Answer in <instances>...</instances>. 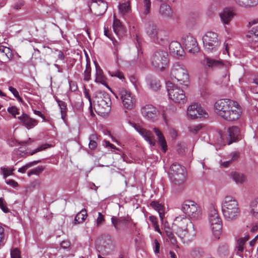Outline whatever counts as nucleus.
Listing matches in <instances>:
<instances>
[{
    "instance_id": "44",
    "label": "nucleus",
    "mask_w": 258,
    "mask_h": 258,
    "mask_svg": "<svg viewBox=\"0 0 258 258\" xmlns=\"http://www.w3.org/2000/svg\"><path fill=\"white\" fill-rule=\"evenodd\" d=\"M44 169V167L43 166H38L29 170L27 172V175L28 176H31L32 175H38Z\"/></svg>"
},
{
    "instance_id": "63",
    "label": "nucleus",
    "mask_w": 258,
    "mask_h": 258,
    "mask_svg": "<svg viewBox=\"0 0 258 258\" xmlns=\"http://www.w3.org/2000/svg\"><path fill=\"white\" fill-rule=\"evenodd\" d=\"M6 183L13 187H17L18 185L17 182L13 179H10L6 181Z\"/></svg>"
},
{
    "instance_id": "7",
    "label": "nucleus",
    "mask_w": 258,
    "mask_h": 258,
    "mask_svg": "<svg viewBox=\"0 0 258 258\" xmlns=\"http://www.w3.org/2000/svg\"><path fill=\"white\" fill-rule=\"evenodd\" d=\"M204 48L208 53H214L218 51L221 41L216 33L207 32L203 37Z\"/></svg>"
},
{
    "instance_id": "60",
    "label": "nucleus",
    "mask_w": 258,
    "mask_h": 258,
    "mask_svg": "<svg viewBox=\"0 0 258 258\" xmlns=\"http://www.w3.org/2000/svg\"><path fill=\"white\" fill-rule=\"evenodd\" d=\"M89 90L87 89L86 88H85L84 90V95L85 96V97H86L88 100V101H89V103H90V107L89 108H91L92 107V103H91V97L89 95Z\"/></svg>"
},
{
    "instance_id": "30",
    "label": "nucleus",
    "mask_w": 258,
    "mask_h": 258,
    "mask_svg": "<svg viewBox=\"0 0 258 258\" xmlns=\"http://www.w3.org/2000/svg\"><path fill=\"white\" fill-rule=\"evenodd\" d=\"M159 14L162 17L164 18H170L173 15L171 8L166 4H163L160 6Z\"/></svg>"
},
{
    "instance_id": "14",
    "label": "nucleus",
    "mask_w": 258,
    "mask_h": 258,
    "mask_svg": "<svg viewBox=\"0 0 258 258\" xmlns=\"http://www.w3.org/2000/svg\"><path fill=\"white\" fill-rule=\"evenodd\" d=\"M107 7V3L103 0H92L89 5L91 13L97 16L102 15Z\"/></svg>"
},
{
    "instance_id": "19",
    "label": "nucleus",
    "mask_w": 258,
    "mask_h": 258,
    "mask_svg": "<svg viewBox=\"0 0 258 258\" xmlns=\"http://www.w3.org/2000/svg\"><path fill=\"white\" fill-rule=\"evenodd\" d=\"M170 53L174 56H183L184 54V50L181 44L177 41L171 42L169 46Z\"/></svg>"
},
{
    "instance_id": "8",
    "label": "nucleus",
    "mask_w": 258,
    "mask_h": 258,
    "mask_svg": "<svg viewBox=\"0 0 258 258\" xmlns=\"http://www.w3.org/2000/svg\"><path fill=\"white\" fill-rule=\"evenodd\" d=\"M168 53L164 50H158L155 51L151 58L152 67L159 71H164L168 65Z\"/></svg>"
},
{
    "instance_id": "35",
    "label": "nucleus",
    "mask_w": 258,
    "mask_h": 258,
    "mask_svg": "<svg viewBox=\"0 0 258 258\" xmlns=\"http://www.w3.org/2000/svg\"><path fill=\"white\" fill-rule=\"evenodd\" d=\"M118 10L119 13L122 16L128 14L131 10L130 3L128 2L119 3L118 5Z\"/></svg>"
},
{
    "instance_id": "57",
    "label": "nucleus",
    "mask_w": 258,
    "mask_h": 258,
    "mask_svg": "<svg viewBox=\"0 0 258 258\" xmlns=\"http://www.w3.org/2000/svg\"><path fill=\"white\" fill-rule=\"evenodd\" d=\"M69 84L70 86V89L72 92L76 91L78 89V86L77 83L73 81L69 80Z\"/></svg>"
},
{
    "instance_id": "2",
    "label": "nucleus",
    "mask_w": 258,
    "mask_h": 258,
    "mask_svg": "<svg viewBox=\"0 0 258 258\" xmlns=\"http://www.w3.org/2000/svg\"><path fill=\"white\" fill-rule=\"evenodd\" d=\"M175 224L177 229L176 233L183 243L191 242L196 236V231L194 224L185 217H177Z\"/></svg>"
},
{
    "instance_id": "20",
    "label": "nucleus",
    "mask_w": 258,
    "mask_h": 258,
    "mask_svg": "<svg viewBox=\"0 0 258 258\" xmlns=\"http://www.w3.org/2000/svg\"><path fill=\"white\" fill-rule=\"evenodd\" d=\"M19 120L28 130L33 128L38 124V121L29 117L26 113H23L18 117Z\"/></svg>"
},
{
    "instance_id": "17",
    "label": "nucleus",
    "mask_w": 258,
    "mask_h": 258,
    "mask_svg": "<svg viewBox=\"0 0 258 258\" xmlns=\"http://www.w3.org/2000/svg\"><path fill=\"white\" fill-rule=\"evenodd\" d=\"M182 42L185 48L191 53H195L200 51L196 39L190 35L184 36Z\"/></svg>"
},
{
    "instance_id": "15",
    "label": "nucleus",
    "mask_w": 258,
    "mask_h": 258,
    "mask_svg": "<svg viewBox=\"0 0 258 258\" xmlns=\"http://www.w3.org/2000/svg\"><path fill=\"white\" fill-rule=\"evenodd\" d=\"M141 112L143 117L153 122L157 119L159 115V111L157 109L151 104H146L142 106Z\"/></svg>"
},
{
    "instance_id": "12",
    "label": "nucleus",
    "mask_w": 258,
    "mask_h": 258,
    "mask_svg": "<svg viewBox=\"0 0 258 258\" xmlns=\"http://www.w3.org/2000/svg\"><path fill=\"white\" fill-rule=\"evenodd\" d=\"M204 63L208 67L212 69L220 68L223 70V77L229 79V68L230 64L227 61L224 62L221 60H217L208 56L205 57Z\"/></svg>"
},
{
    "instance_id": "27",
    "label": "nucleus",
    "mask_w": 258,
    "mask_h": 258,
    "mask_svg": "<svg viewBox=\"0 0 258 258\" xmlns=\"http://www.w3.org/2000/svg\"><path fill=\"white\" fill-rule=\"evenodd\" d=\"M153 131L157 137L158 144L161 147L163 152L165 153L167 151V147L166 145V142L162 133L159 128L156 127L153 128Z\"/></svg>"
},
{
    "instance_id": "59",
    "label": "nucleus",
    "mask_w": 258,
    "mask_h": 258,
    "mask_svg": "<svg viewBox=\"0 0 258 258\" xmlns=\"http://www.w3.org/2000/svg\"><path fill=\"white\" fill-rule=\"evenodd\" d=\"M153 250L155 253H159L160 252V243L157 239L154 240L153 245Z\"/></svg>"
},
{
    "instance_id": "11",
    "label": "nucleus",
    "mask_w": 258,
    "mask_h": 258,
    "mask_svg": "<svg viewBox=\"0 0 258 258\" xmlns=\"http://www.w3.org/2000/svg\"><path fill=\"white\" fill-rule=\"evenodd\" d=\"M181 210L192 219H197L201 215V210L198 205L192 201H186L181 206Z\"/></svg>"
},
{
    "instance_id": "4",
    "label": "nucleus",
    "mask_w": 258,
    "mask_h": 258,
    "mask_svg": "<svg viewBox=\"0 0 258 258\" xmlns=\"http://www.w3.org/2000/svg\"><path fill=\"white\" fill-rule=\"evenodd\" d=\"M222 211L226 220L232 221L235 220L240 212L238 202L231 196L226 197L222 204Z\"/></svg>"
},
{
    "instance_id": "32",
    "label": "nucleus",
    "mask_w": 258,
    "mask_h": 258,
    "mask_svg": "<svg viewBox=\"0 0 258 258\" xmlns=\"http://www.w3.org/2000/svg\"><path fill=\"white\" fill-rule=\"evenodd\" d=\"M240 7L250 8L256 6L258 5V0H234Z\"/></svg>"
},
{
    "instance_id": "10",
    "label": "nucleus",
    "mask_w": 258,
    "mask_h": 258,
    "mask_svg": "<svg viewBox=\"0 0 258 258\" xmlns=\"http://www.w3.org/2000/svg\"><path fill=\"white\" fill-rule=\"evenodd\" d=\"M170 76L172 80L175 79L180 84L187 82L188 79L186 68L179 63H175L173 65L171 69Z\"/></svg>"
},
{
    "instance_id": "45",
    "label": "nucleus",
    "mask_w": 258,
    "mask_h": 258,
    "mask_svg": "<svg viewBox=\"0 0 258 258\" xmlns=\"http://www.w3.org/2000/svg\"><path fill=\"white\" fill-rule=\"evenodd\" d=\"M240 157V153L237 151H234L230 153L227 156L226 158L229 159L232 163L237 161Z\"/></svg>"
},
{
    "instance_id": "9",
    "label": "nucleus",
    "mask_w": 258,
    "mask_h": 258,
    "mask_svg": "<svg viewBox=\"0 0 258 258\" xmlns=\"http://www.w3.org/2000/svg\"><path fill=\"white\" fill-rule=\"evenodd\" d=\"M166 88L169 98L174 102L182 104L186 102V97L182 89L170 82L166 83Z\"/></svg>"
},
{
    "instance_id": "46",
    "label": "nucleus",
    "mask_w": 258,
    "mask_h": 258,
    "mask_svg": "<svg viewBox=\"0 0 258 258\" xmlns=\"http://www.w3.org/2000/svg\"><path fill=\"white\" fill-rule=\"evenodd\" d=\"M250 212L255 217H258V201H253L250 205Z\"/></svg>"
},
{
    "instance_id": "54",
    "label": "nucleus",
    "mask_w": 258,
    "mask_h": 258,
    "mask_svg": "<svg viewBox=\"0 0 258 258\" xmlns=\"http://www.w3.org/2000/svg\"><path fill=\"white\" fill-rule=\"evenodd\" d=\"M11 258H21L20 250L17 248L11 249Z\"/></svg>"
},
{
    "instance_id": "21",
    "label": "nucleus",
    "mask_w": 258,
    "mask_h": 258,
    "mask_svg": "<svg viewBox=\"0 0 258 258\" xmlns=\"http://www.w3.org/2000/svg\"><path fill=\"white\" fill-rule=\"evenodd\" d=\"M249 238V236L247 234L244 237H240L237 240L235 249L237 255L239 256H241L242 255L244 249V245Z\"/></svg>"
},
{
    "instance_id": "61",
    "label": "nucleus",
    "mask_w": 258,
    "mask_h": 258,
    "mask_svg": "<svg viewBox=\"0 0 258 258\" xmlns=\"http://www.w3.org/2000/svg\"><path fill=\"white\" fill-rule=\"evenodd\" d=\"M91 71H85L84 72V80L88 82L91 79Z\"/></svg>"
},
{
    "instance_id": "18",
    "label": "nucleus",
    "mask_w": 258,
    "mask_h": 258,
    "mask_svg": "<svg viewBox=\"0 0 258 258\" xmlns=\"http://www.w3.org/2000/svg\"><path fill=\"white\" fill-rule=\"evenodd\" d=\"M132 126L136 130V131L149 144L154 146L155 145V142L152 141V138L153 137V134L149 131L143 128L139 124L135 123H131Z\"/></svg>"
},
{
    "instance_id": "34",
    "label": "nucleus",
    "mask_w": 258,
    "mask_h": 258,
    "mask_svg": "<svg viewBox=\"0 0 258 258\" xmlns=\"http://www.w3.org/2000/svg\"><path fill=\"white\" fill-rule=\"evenodd\" d=\"M0 52L1 53L2 57H6V58L4 59L7 61H9L13 58V53L9 47L1 45Z\"/></svg>"
},
{
    "instance_id": "1",
    "label": "nucleus",
    "mask_w": 258,
    "mask_h": 258,
    "mask_svg": "<svg viewBox=\"0 0 258 258\" xmlns=\"http://www.w3.org/2000/svg\"><path fill=\"white\" fill-rule=\"evenodd\" d=\"M214 107V111L218 116L228 121L238 119L242 114L239 104L230 99L219 100L215 103Z\"/></svg>"
},
{
    "instance_id": "28",
    "label": "nucleus",
    "mask_w": 258,
    "mask_h": 258,
    "mask_svg": "<svg viewBox=\"0 0 258 258\" xmlns=\"http://www.w3.org/2000/svg\"><path fill=\"white\" fill-rule=\"evenodd\" d=\"M150 206L156 211L159 215L161 222H163V219L165 215V208L163 205L157 201H152L150 203Z\"/></svg>"
},
{
    "instance_id": "26",
    "label": "nucleus",
    "mask_w": 258,
    "mask_h": 258,
    "mask_svg": "<svg viewBox=\"0 0 258 258\" xmlns=\"http://www.w3.org/2000/svg\"><path fill=\"white\" fill-rule=\"evenodd\" d=\"M153 131L157 137L158 144L161 147L163 152L165 153L167 151V147L166 145V142L162 133L159 128L156 127L153 128Z\"/></svg>"
},
{
    "instance_id": "38",
    "label": "nucleus",
    "mask_w": 258,
    "mask_h": 258,
    "mask_svg": "<svg viewBox=\"0 0 258 258\" xmlns=\"http://www.w3.org/2000/svg\"><path fill=\"white\" fill-rule=\"evenodd\" d=\"M87 216V211L85 209H82L79 213H78L74 220L75 224L81 223L84 222Z\"/></svg>"
},
{
    "instance_id": "29",
    "label": "nucleus",
    "mask_w": 258,
    "mask_h": 258,
    "mask_svg": "<svg viewBox=\"0 0 258 258\" xmlns=\"http://www.w3.org/2000/svg\"><path fill=\"white\" fill-rule=\"evenodd\" d=\"M4 140L6 141L7 144L10 147H14L16 146L17 144L20 145H23L27 144L30 142H32L33 141L31 138H29L27 141H22V142H18L17 140H16L12 136H8L4 139Z\"/></svg>"
},
{
    "instance_id": "47",
    "label": "nucleus",
    "mask_w": 258,
    "mask_h": 258,
    "mask_svg": "<svg viewBox=\"0 0 258 258\" xmlns=\"http://www.w3.org/2000/svg\"><path fill=\"white\" fill-rule=\"evenodd\" d=\"M189 132L191 134L195 135L200 132L202 128V124H195L191 125L188 127Z\"/></svg>"
},
{
    "instance_id": "43",
    "label": "nucleus",
    "mask_w": 258,
    "mask_h": 258,
    "mask_svg": "<svg viewBox=\"0 0 258 258\" xmlns=\"http://www.w3.org/2000/svg\"><path fill=\"white\" fill-rule=\"evenodd\" d=\"M247 37L251 38L252 40L258 41V26L253 28L249 32V34Z\"/></svg>"
},
{
    "instance_id": "52",
    "label": "nucleus",
    "mask_w": 258,
    "mask_h": 258,
    "mask_svg": "<svg viewBox=\"0 0 258 258\" xmlns=\"http://www.w3.org/2000/svg\"><path fill=\"white\" fill-rule=\"evenodd\" d=\"M9 90L10 91L12 92V93L13 94V95L17 98V99L20 101H22V98L19 96V92L17 90V89L12 86H10L9 87Z\"/></svg>"
},
{
    "instance_id": "3",
    "label": "nucleus",
    "mask_w": 258,
    "mask_h": 258,
    "mask_svg": "<svg viewBox=\"0 0 258 258\" xmlns=\"http://www.w3.org/2000/svg\"><path fill=\"white\" fill-rule=\"evenodd\" d=\"M186 177V170L184 167L177 163L172 164L169 170V177L175 189H181L184 187Z\"/></svg>"
},
{
    "instance_id": "51",
    "label": "nucleus",
    "mask_w": 258,
    "mask_h": 258,
    "mask_svg": "<svg viewBox=\"0 0 258 258\" xmlns=\"http://www.w3.org/2000/svg\"><path fill=\"white\" fill-rule=\"evenodd\" d=\"M108 73L111 76L117 77L120 80H123L124 79L123 73L119 70L112 72L109 71Z\"/></svg>"
},
{
    "instance_id": "64",
    "label": "nucleus",
    "mask_w": 258,
    "mask_h": 258,
    "mask_svg": "<svg viewBox=\"0 0 258 258\" xmlns=\"http://www.w3.org/2000/svg\"><path fill=\"white\" fill-rule=\"evenodd\" d=\"M24 5V2L23 1H19L15 4L14 8L16 10H18L21 8Z\"/></svg>"
},
{
    "instance_id": "48",
    "label": "nucleus",
    "mask_w": 258,
    "mask_h": 258,
    "mask_svg": "<svg viewBox=\"0 0 258 258\" xmlns=\"http://www.w3.org/2000/svg\"><path fill=\"white\" fill-rule=\"evenodd\" d=\"M1 170L3 174L4 178L6 179L8 176L13 174V171L14 170V168L9 169L8 168L2 167L1 168Z\"/></svg>"
},
{
    "instance_id": "42",
    "label": "nucleus",
    "mask_w": 258,
    "mask_h": 258,
    "mask_svg": "<svg viewBox=\"0 0 258 258\" xmlns=\"http://www.w3.org/2000/svg\"><path fill=\"white\" fill-rule=\"evenodd\" d=\"M41 162V161L40 160H36V161H34L29 162V163L26 164L25 165L22 167L21 168H20L18 169V171L19 172H20L22 173H24L29 168L39 163H40Z\"/></svg>"
},
{
    "instance_id": "33",
    "label": "nucleus",
    "mask_w": 258,
    "mask_h": 258,
    "mask_svg": "<svg viewBox=\"0 0 258 258\" xmlns=\"http://www.w3.org/2000/svg\"><path fill=\"white\" fill-rule=\"evenodd\" d=\"M106 77L103 75L102 69L99 66H96L95 82L97 83H101L103 85H106Z\"/></svg>"
},
{
    "instance_id": "62",
    "label": "nucleus",
    "mask_w": 258,
    "mask_h": 258,
    "mask_svg": "<svg viewBox=\"0 0 258 258\" xmlns=\"http://www.w3.org/2000/svg\"><path fill=\"white\" fill-rule=\"evenodd\" d=\"M104 219L103 215L100 212H99L98 217L96 220L97 225H99L103 222V221H104Z\"/></svg>"
},
{
    "instance_id": "36",
    "label": "nucleus",
    "mask_w": 258,
    "mask_h": 258,
    "mask_svg": "<svg viewBox=\"0 0 258 258\" xmlns=\"http://www.w3.org/2000/svg\"><path fill=\"white\" fill-rule=\"evenodd\" d=\"M127 221L125 219L116 218L114 217L111 218V223L117 231H119L121 227L126 223Z\"/></svg>"
},
{
    "instance_id": "24",
    "label": "nucleus",
    "mask_w": 258,
    "mask_h": 258,
    "mask_svg": "<svg viewBox=\"0 0 258 258\" xmlns=\"http://www.w3.org/2000/svg\"><path fill=\"white\" fill-rule=\"evenodd\" d=\"M234 15L235 14L232 10L226 9L220 14V17L224 24H228L233 18Z\"/></svg>"
},
{
    "instance_id": "5",
    "label": "nucleus",
    "mask_w": 258,
    "mask_h": 258,
    "mask_svg": "<svg viewBox=\"0 0 258 258\" xmlns=\"http://www.w3.org/2000/svg\"><path fill=\"white\" fill-rule=\"evenodd\" d=\"M208 215L212 233L217 238H219V236L221 233L222 224L217 208L214 205H211L208 209Z\"/></svg>"
},
{
    "instance_id": "58",
    "label": "nucleus",
    "mask_w": 258,
    "mask_h": 258,
    "mask_svg": "<svg viewBox=\"0 0 258 258\" xmlns=\"http://www.w3.org/2000/svg\"><path fill=\"white\" fill-rule=\"evenodd\" d=\"M167 240L168 242H170L171 243V244H172V245H176L177 247H178V246L176 245V244H177L176 239L173 234L168 236L167 237Z\"/></svg>"
},
{
    "instance_id": "13",
    "label": "nucleus",
    "mask_w": 258,
    "mask_h": 258,
    "mask_svg": "<svg viewBox=\"0 0 258 258\" xmlns=\"http://www.w3.org/2000/svg\"><path fill=\"white\" fill-rule=\"evenodd\" d=\"M118 95L124 108L127 109H132L134 107L136 99L135 96L130 91L124 88H120L118 90Z\"/></svg>"
},
{
    "instance_id": "50",
    "label": "nucleus",
    "mask_w": 258,
    "mask_h": 258,
    "mask_svg": "<svg viewBox=\"0 0 258 258\" xmlns=\"http://www.w3.org/2000/svg\"><path fill=\"white\" fill-rule=\"evenodd\" d=\"M7 111L15 118H16V115L19 114V109L15 106L8 107Z\"/></svg>"
},
{
    "instance_id": "55",
    "label": "nucleus",
    "mask_w": 258,
    "mask_h": 258,
    "mask_svg": "<svg viewBox=\"0 0 258 258\" xmlns=\"http://www.w3.org/2000/svg\"><path fill=\"white\" fill-rule=\"evenodd\" d=\"M103 145L108 149H113L118 151H120L118 148H116L113 144H111L108 141H103Z\"/></svg>"
},
{
    "instance_id": "56",
    "label": "nucleus",
    "mask_w": 258,
    "mask_h": 258,
    "mask_svg": "<svg viewBox=\"0 0 258 258\" xmlns=\"http://www.w3.org/2000/svg\"><path fill=\"white\" fill-rule=\"evenodd\" d=\"M49 147V145L47 144L42 145L38 147L37 148H36L35 150L32 151L30 153V155H33L35 154V153L43 151V150Z\"/></svg>"
},
{
    "instance_id": "16",
    "label": "nucleus",
    "mask_w": 258,
    "mask_h": 258,
    "mask_svg": "<svg viewBox=\"0 0 258 258\" xmlns=\"http://www.w3.org/2000/svg\"><path fill=\"white\" fill-rule=\"evenodd\" d=\"M187 115L192 119L199 117H207L208 114L197 103H193L189 105L187 109Z\"/></svg>"
},
{
    "instance_id": "49",
    "label": "nucleus",
    "mask_w": 258,
    "mask_h": 258,
    "mask_svg": "<svg viewBox=\"0 0 258 258\" xmlns=\"http://www.w3.org/2000/svg\"><path fill=\"white\" fill-rule=\"evenodd\" d=\"M56 101L58 103V105L60 109V112H67V103L62 101L59 100L57 98L55 99Z\"/></svg>"
},
{
    "instance_id": "22",
    "label": "nucleus",
    "mask_w": 258,
    "mask_h": 258,
    "mask_svg": "<svg viewBox=\"0 0 258 258\" xmlns=\"http://www.w3.org/2000/svg\"><path fill=\"white\" fill-rule=\"evenodd\" d=\"M159 30L157 26L153 23H149L146 28L147 34L153 41L155 39H157V35Z\"/></svg>"
},
{
    "instance_id": "39",
    "label": "nucleus",
    "mask_w": 258,
    "mask_h": 258,
    "mask_svg": "<svg viewBox=\"0 0 258 258\" xmlns=\"http://www.w3.org/2000/svg\"><path fill=\"white\" fill-rule=\"evenodd\" d=\"M148 84L150 88L154 91L160 89L161 87L160 82L159 80L152 78L148 80Z\"/></svg>"
},
{
    "instance_id": "53",
    "label": "nucleus",
    "mask_w": 258,
    "mask_h": 258,
    "mask_svg": "<svg viewBox=\"0 0 258 258\" xmlns=\"http://www.w3.org/2000/svg\"><path fill=\"white\" fill-rule=\"evenodd\" d=\"M0 209L5 213L10 212V210L6 206L4 199L3 198H0Z\"/></svg>"
},
{
    "instance_id": "40",
    "label": "nucleus",
    "mask_w": 258,
    "mask_h": 258,
    "mask_svg": "<svg viewBox=\"0 0 258 258\" xmlns=\"http://www.w3.org/2000/svg\"><path fill=\"white\" fill-rule=\"evenodd\" d=\"M112 41L113 45L112 47L113 53L115 56L116 62L118 63L119 61V55L118 52L120 49V44L119 42L115 39H112Z\"/></svg>"
},
{
    "instance_id": "37",
    "label": "nucleus",
    "mask_w": 258,
    "mask_h": 258,
    "mask_svg": "<svg viewBox=\"0 0 258 258\" xmlns=\"http://www.w3.org/2000/svg\"><path fill=\"white\" fill-rule=\"evenodd\" d=\"M231 175L236 184H241L243 183L246 181V177L242 173L233 172L231 173Z\"/></svg>"
},
{
    "instance_id": "23",
    "label": "nucleus",
    "mask_w": 258,
    "mask_h": 258,
    "mask_svg": "<svg viewBox=\"0 0 258 258\" xmlns=\"http://www.w3.org/2000/svg\"><path fill=\"white\" fill-rule=\"evenodd\" d=\"M228 134L231 140V141L228 143V145L231 144L233 141H236L241 138L240 129L237 126H233L229 127L228 129Z\"/></svg>"
},
{
    "instance_id": "41",
    "label": "nucleus",
    "mask_w": 258,
    "mask_h": 258,
    "mask_svg": "<svg viewBox=\"0 0 258 258\" xmlns=\"http://www.w3.org/2000/svg\"><path fill=\"white\" fill-rule=\"evenodd\" d=\"M143 13L144 15H147L150 13L151 8V2L150 0H143L142 3Z\"/></svg>"
},
{
    "instance_id": "6",
    "label": "nucleus",
    "mask_w": 258,
    "mask_h": 258,
    "mask_svg": "<svg viewBox=\"0 0 258 258\" xmlns=\"http://www.w3.org/2000/svg\"><path fill=\"white\" fill-rule=\"evenodd\" d=\"M94 102L96 111L98 113H107L110 110L111 99L109 95L105 92H97Z\"/></svg>"
},
{
    "instance_id": "31",
    "label": "nucleus",
    "mask_w": 258,
    "mask_h": 258,
    "mask_svg": "<svg viewBox=\"0 0 258 258\" xmlns=\"http://www.w3.org/2000/svg\"><path fill=\"white\" fill-rule=\"evenodd\" d=\"M113 29L114 33L119 37L122 36L124 33V29L121 22L114 16V21L113 23Z\"/></svg>"
},
{
    "instance_id": "25",
    "label": "nucleus",
    "mask_w": 258,
    "mask_h": 258,
    "mask_svg": "<svg viewBox=\"0 0 258 258\" xmlns=\"http://www.w3.org/2000/svg\"><path fill=\"white\" fill-rule=\"evenodd\" d=\"M154 41L161 45L167 44L169 42L167 32L164 30L160 29L157 35V39H155Z\"/></svg>"
}]
</instances>
